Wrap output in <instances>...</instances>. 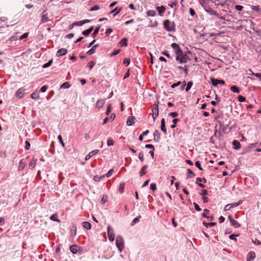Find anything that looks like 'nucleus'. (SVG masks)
<instances>
[{
  "instance_id": "obj_54",
  "label": "nucleus",
  "mask_w": 261,
  "mask_h": 261,
  "mask_svg": "<svg viewBox=\"0 0 261 261\" xmlns=\"http://www.w3.org/2000/svg\"><path fill=\"white\" fill-rule=\"evenodd\" d=\"M120 51L121 50L120 49L114 50L111 54V57H113L118 55L120 52Z\"/></svg>"
},
{
  "instance_id": "obj_61",
  "label": "nucleus",
  "mask_w": 261,
  "mask_h": 261,
  "mask_svg": "<svg viewBox=\"0 0 261 261\" xmlns=\"http://www.w3.org/2000/svg\"><path fill=\"white\" fill-rule=\"evenodd\" d=\"M58 139L60 143V144L62 145V146L63 147H64L65 146V144L63 141V139H62V136L61 135H59L58 136Z\"/></svg>"
},
{
  "instance_id": "obj_27",
  "label": "nucleus",
  "mask_w": 261,
  "mask_h": 261,
  "mask_svg": "<svg viewBox=\"0 0 261 261\" xmlns=\"http://www.w3.org/2000/svg\"><path fill=\"white\" fill-rule=\"evenodd\" d=\"M93 30V27L92 26L90 28H89L88 29H87V30H86L85 31H84L82 32V34L84 36H88L91 33V32Z\"/></svg>"
},
{
  "instance_id": "obj_33",
  "label": "nucleus",
  "mask_w": 261,
  "mask_h": 261,
  "mask_svg": "<svg viewBox=\"0 0 261 261\" xmlns=\"http://www.w3.org/2000/svg\"><path fill=\"white\" fill-rule=\"evenodd\" d=\"M50 219L54 221L60 222V220L58 218L57 214H55L51 215L50 217Z\"/></svg>"
},
{
  "instance_id": "obj_53",
  "label": "nucleus",
  "mask_w": 261,
  "mask_h": 261,
  "mask_svg": "<svg viewBox=\"0 0 261 261\" xmlns=\"http://www.w3.org/2000/svg\"><path fill=\"white\" fill-rule=\"evenodd\" d=\"M111 109H112V105H111V104H109L107 107V109L106 112V114L107 115H108L110 114V113L111 112Z\"/></svg>"
},
{
  "instance_id": "obj_41",
  "label": "nucleus",
  "mask_w": 261,
  "mask_h": 261,
  "mask_svg": "<svg viewBox=\"0 0 261 261\" xmlns=\"http://www.w3.org/2000/svg\"><path fill=\"white\" fill-rule=\"evenodd\" d=\"M242 202H243V200H240L238 202L230 203V204H229V205H230L231 208H233V207L239 206V205L242 204Z\"/></svg>"
},
{
  "instance_id": "obj_59",
  "label": "nucleus",
  "mask_w": 261,
  "mask_h": 261,
  "mask_svg": "<svg viewBox=\"0 0 261 261\" xmlns=\"http://www.w3.org/2000/svg\"><path fill=\"white\" fill-rule=\"evenodd\" d=\"M29 36V33H25L19 37V40H21L26 39Z\"/></svg>"
},
{
  "instance_id": "obj_30",
  "label": "nucleus",
  "mask_w": 261,
  "mask_h": 261,
  "mask_svg": "<svg viewBox=\"0 0 261 261\" xmlns=\"http://www.w3.org/2000/svg\"><path fill=\"white\" fill-rule=\"evenodd\" d=\"M195 176V173L190 169H188L187 178H191L192 177H194Z\"/></svg>"
},
{
  "instance_id": "obj_56",
  "label": "nucleus",
  "mask_w": 261,
  "mask_h": 261,
  "mask_svg": "<svg viewBox=\"0 0 261 261\" xmlns=\"http://www.w3.org/2000/svg\"><path fill=\"white\" fill-rule=\"evenodd\" d=\"M234 8L238 11H241L243 10L244 7L242 5H236L234 6Z\"/></svg>"
},
{
  "instance_id": "obj_52",
  "label": "nucleus",
  "mask_w": 261,
  "mask_h": 261,
  "mask_svg": "<svg viewBox=\"0 0 261 261\" xmlns=\"http://www.w3.org/2000/svg\"><path fill=\"white\" fill-rule=\"evenodd\" d=\"M94 65L95 62L93 61H91L88 63L87 66L89 68V69L91 70L93 67Z\"/></svg>"
},
{
  "instance_id": "obj_57",
  "label": "nucleus",
  "mask_w": 261,
  "mask_h": 261,
  "mask_svg": "<svg viewBox=\"0 0 261 261\" xmlns=\"http://www.w3.org/2000/svg\"><path fill=\"white\" fill-rule=\"evenodd\" d=\"M193 204L194 205L195 210L197 212H200L201 211V208L200 207V206L198 205L197 203L196 202H194Z\"/></svg>"
},
{
  "instance_id": "obj_51",
  "label": "nucleus",
  "mask_w": 261,
  "mask_h": 261,
  "mask_svg": "<svg viewBox=\"0 0 261 261\" xmlns=\"http://www.w3.org/2000/svg\"><path fill=\"white\" fill-rule=\"evenodd\" d=\"M107 145L108 146H113L114 145V141L112 138H109L107 140Z\"/></svg>"
},
{
  "instance_id": "obj_23",
  "label": "nucleus",
  "mask_w": 261,
  "mask_h": 261,
  "mask_svg": "<svg viewBox=\"0 0 261 261\" xmlns=\"http://www.w3.org/2000/svg\"><path fill=\"white\" fill-rule=\"evenodd\" d=\"M135 119V117L134 116H129L127 118L126 124L127 125L130 126L135 123L134 120Z\"/></svg>"
},
{
  "instance_id": "obj_12",
  "label": "nucleus",
  "mask_w": 261,
  "mask_h": 261,
  "mask_svg": "<svg viewBox=\"0 0 261 261\" xmlns=\"http://www.w3.org/2000/svg\"><path fill=\"white\" fill-rule=\"evenodd\" d=\"M99 152V149H95L94 150H92V151L90 152L85 157V160L86 161L89 160L91 158H92L93 155H96V154L98 153Z\"/></svg>"
},
{
  "instance_id": "obj_8",
  "label": "nucleus",
  "mask_w": 261,
  "mask_h": 261,
  "mask_svg": "<svg viewBox=\"0 0 261 261\" xmlns=\"http://www.w3.org/2000/svg\"><path fill=\"white\" fill-rule=\"evenodd\" d=\"M211 81L214 87L217 86L219 84L224 85L225 82L223 80H218L214 77L211 78Z\"/></svg>"
},
{
  "instance_id": "obj_62",
  "label": "nucleus",
  "mask_w": 261,
  "mask_h": 261,
  "mask_svg": "<svg viewBox=\"0 0 261 261\" xmlns=\"http://www.w3.org/2000/svg\"><path fill=\"white\" fill-rule=\"evenodd\" d=\"M100 9V7L96 5H95L94 6H93V7H92L90 9V11H96V10H98Z\"/></svg>"
},
{
  "instance_id": "obj_17",
  "label": "nucleus",
  "mask_w": 261,
  "mask_h": 261,
  "mask_svg": "<svg viewBox=\"0 0 261 261\" xmlns=\"http://www.w3.org/2000/svg\"><path fill=\"white\" fill-rule=\"evenodd\" d=\"M233 148L236 150H238L241 148V144L240 142L237 140H234L232 141Z\"/></svg>"
},
{
  "instance_id": "obj_58",
  "label": "nucleus",
  "mask_w": 261,
  "mask_h": 261,
  "mask_svg": "<svg viewBox=\"0 0 261 261\" xmlns=\"http://www.w3.org/2000/svg\"><path fill=\"white\" fill-rule=\"evenodd\" d=\"M169 115L170 116H171L173 118H175L177 116H178V113L176 112H171L169 114Z\"/></svg>"
},
{
  "instance_id": "obj_38",
  "label": "nucleus",
  "mask_w": 261,
  "mask_h": 261,
  "mask_svg": "<svg viewBox=\"0 0 261 261\" xmlns=\"http://www.w3.org/2000/svg\"><path fill=\"white\" fill-rule=\"evenodd\" d=\"M70 85L69 82H66L62 84L60 87L61 89H68L70 88Z\"/></svg>"
},
{
  "instance_id": "obj_19",
  "label": "nucleus",
  "mask_w": 261,
  "mask_h": 261,
  "mask_svg": "<svg viewBox=\"0 0 261 261\" xmlns=\"http://www.w3.org/2000/svg\"><path fill=\"white\" fill-rule=\"evenodd\" d=\"M148 168V166L147 165H145L144 166H143L142 167V168L139 172L140 176H142L146 174L147 169Z\"/></svg>"
},
{
  "instance_id": "obj_64",
  "label": "nucleus",
  "mask_w": 261,
  "mask_h": 261,
  "mask_svg": "<svg viewBox=\"0 0 261 261\" xmlns=\"http://www.w3.org/2000/svg\"><path fill=\"white\" fill-rule=\"evenodd\" d=\"M195 166L197 167L199 170H202L203 168L201 166L200 162L198 161L195 162Z\"/></svg>"
},
{
  "instance_id": "obj_63",
  "label": "nucleus",
  "mask_w": 261,
  "mask_h": 261,
  "mask_svg": "<svg viewBox=\"0 0 261 261\" xmlns=\"http://www.w3.org/2000/svg\"><path fill=\"white\" fill-rule=\"evenodd\" d=\"M130 62V60L129 58H125L123 61V63L124 64H126V66H128Z\"/></svg>"
},
{
  "instance_id": "obj_24",
  "label": "nucleus",
  "mask_w": 261,
  "mask_h": 261,
  "mask_svg": "<svg viewBox=\"0 0 261 261\" xmlns=\"http://www.w3.org/2000/svg\"><path fill=\"white\" fill-rule=\"evenodd\" d=\"M70 234L72 236H74L76 233V226L75 224H73L70 227Z\"/></svg>"
},
{
  "instance_id": "obj_32",
  "label": "nucleus",
  "mask_w": 261,
  "mask_h": 261,
  "mask_svg": "<svg viewBox=\"0 0 261 261\" xmlns=\"http://www.w3.org/2000/svg\"><path fill=\"white\" fill-rule=\"evenodd\" d=\"M125 185V184L124 182H121L120 184L119 187V192L120 193L122 194L124 192Z\"/></svg>"
},
{
  "instance_id": "obj_15",
  "label": "nucleus",
  "mask_w": 261,
  "mask_h": 261,
  "mask_svg": "<svg viewBox=\"0 0 261 261\" xmlns=\"http://www.w3.org/2000/svg\"><path fill=\"white\" fill-rule=\"evenodd\" d=\"M156 9L158 12L160 16H163V14L165 12L166 8L163 6H162L161 7L158 6L156 7Z\"/></svg>"
},
{
  "instance_id": "obj_31",
  "label": "nucleus",
  "mask_w": 261,
  "mask_h": 261,
  "mask_svg": "<svg viewBox=\"0 0 261 261\" xmlns=\"http://www.w3.org/2000/svg\"><path fill=\"white\" fill-rule=\"evenodd\" d=\"M122 10V8H120L118 9V7H116L114 10H112L110 13H114L113 16H115L117 14H118Z\"/></svg>"
},
{
  "instance_id": "obj_1",
  "label": "nucleus",
  "mask_w": 261,
  "mask_h": 261,
  "mask_svg": "<svg viewBox=\"0 0 261 261\" xmlns=\"http://www.w3.org/2000/svg\"><path fill=\"white\" fill-rule=\"evenodd\" d=\"M164 29L168 32L175 31V23L174 21L172 22L169 19L165 20L163 22Z\"/></svg>"
},
{
  "instance_id": "obj_45",
  "label": "nucleus",
  "mask_w": 261,
  "mask_h": 261,
  "mask_svg": "<svg viewBox=\"0 0 261 261\" xmlns=\"http://www.w3.org/2000/svg\"><path fill=\"white\" fill-rule=\"evenodd\" d=\"M258 146V143H251L248 146V151H250V150L252 148H256Z\"/></svg>"
},
{
  "instance_id": "obj_6",
  "label": "nucleus",
  "mask_w": 261,
  "mask_h": 261,
  "mask_svg": "<svg viewBox=\"0 0 261 261\" xmlns=\"http://www.w3.org/2000/svg\"><path fill=\"white\" fill-rule=\"evenodd\" d=\"M108 236L109 240L112 242L115 239V234L114 229L111 227V226H108L107 228Z\"/></svg>"
},
{
  "instance_id": "obj_46",
  "label": "nucleus",
  "mask_w": 261,
  "mask_h": 261,
  "mask_svg": "<svg viewBox=\"0 0 261 261\" xmlns=\"http://www.w3.org/2000/svg\"><path fill=\"white\" fill-rule=\"evenodd\" d=\"M193 85V82H188L187 84V86L185 88V90L186 92H188L190 89L191 88L192 86Z\"/></svg>"
},
{
  "instance_id": "obj_42",
  "label": "nucleus",
  "mask_w": 261,
  "mask_h": 261,
  "mask_svg": "<svg viewBox=\"0 0 261 261\" xmlns=\"http://www.w3.org/2000/svg\"><path fill=\"white\" fill-rule=\"evenodd\" d=\"M141 218V216L139 215V216L135 218L132 222L131 225L133 226L135 225L136 223H138L140 221V219Z\"/></svg>"
},
{
  "instance_id": "obj_7",
  "label": "nucleus",
  "mask_w": 261,
  "mask_h": 261,
  "mask_svg": "<svg viewBox=\"0 0 261 261\" xmlns=\"http://www.w3.org/2000/svg\"><path fill=\"white\" fill-rule=\"evenodd\" d=\"M176 60L179 61L180 63H186L188 60H190L186 55H178L176 57Z\"/></svg>"
},
{
  "instance_id": "obj_16",
  "label": "nucleus",
  "mask_w": 261,
  "mask_h": 261,
  "mask_svg": "<svg viewBox=\"0 0 261 261\" xmlns=\"http://www.w3.org/2000/svg\"><path fill=\"white\" fill-rule=\"evenodd\" d=\"M255 257V254L254 251H250L248 253L247 256V261L253 260Z\"/></svg>"
},
{
  "instance_id": "obj_44",
  "label": "nucleus",
  "mask_w": 261,
  "mask_h": 261,
  "mask_svg": "<svg viewBox=\"0 0 261 261\" xmlns=\"http://www.w3.org/2000/svg\"><path fill=\"white\" fill-rule=\"evenodd\" d=\"M156 14V12L154 10H148V11H147L146 12V14L148 16H151V17H153L154 16H155Z\"/></svg>"
},
{
  "instance_id": "obj_20",
  "label": "nucleus",
  "mask_w": 261,
  "mask_h": 261,
  "mask_svg": "<svg viewBox=\"0 0 261 261\" xmlns=\"http://www.w3.org/2000/svg\"><path fill=\"white\" fill-rule=\"evenodd\" d=\"M67 50L65 48H61L57 51V56L60 57L61 56L65 55L67 54Z\"/></svg>"
},
{
  "instance_id": "obj_26",
  "label": "nucleus",
  "mask_w": 261,
  "mask_h": 261,
  "mask_svg": "<svg viewBox=\"0 0 261 261\" xmlns=\"http://www.w3.org/2000/svg\"><path fill=\"white\" fill-rule=\"evenodd\" d=\"M119 44L121 46L126 47L127 46V39L126 38H123L119 42Z\"/></svg>"
},
{
  "instance_id": "obj_40",
  "label": "nucleus",
  "mask_w": 261,
  "mask_h": 261,
  "mask_svg": "<svg viewBox=\"0 0 261 261\" xmlns=\"http://www.w3.org/2000/svg\"><path fill=\"white\" fill-rule=\"evenodd\" d=\"M209 214H210V211L207 208H205L203 210V213L202 214V216L204 218L209 219L210 217L207 216V215Z\"/></svg>"
},
{
  "instance_id": "obj_10",
  "label": "nucleus",
  "mask_w": 261,
  "mask_h": 261,
  "mask_svg": "<svg viewBox=\"0 0 261 261\" xmlns=\"http://www.w3.org/2000/svg\"><path fill=\"white\" fill-rule=\"evenodd\" d=\"M90 21V20H89V19H85V20H81V21H77V22H74L72 24V25H69V27H70V29H72L73 28V25L81 26V25H83L84 24H85L86 23L89 22Z\"/></svg>"
},
{
  "instance_id": "obj_49",
  "label": "nucleus",
  "mask_w": 261,
  "mask_h": 261,
  "mask_svg": "<svg viewBox=\"0 0 261 261\" xmlns=\"http://www.w3.org/2000/svg\"><path fill=\"white\" fill-rule=\"evenodd\" d=\"M259 5L257 6H252L251 8L253 11H256L258 13H259Z\"/></svg>"
},
{
  "instance_id": "obj_3",
  "label": "nucleus",
  "mask_w": 261,
  "mask_h": 261,
  "mask_svg": "<svg viewBox=\"0 0 261 261\" xmlns=\"http://www.w3.org/2000/svg\"><path fill=\"white\" fill-rule=\"evenodd\" d=\"M116 245L120 252H121L124 248V240L121 236L116 237Z\"/></svg>"
},
{
  "instance_id": "obj_39",
  "label": "nucleus",
  "mask_w": 261,
  "mask_h": 261,
  "mask_svg": "<svg viewBox=\"0 0 261 261\" xmlns=\"http://www.w3.org/2000/svg\"><path fill=\"white\" fill-rule=\"evenodd\" d=\"M25 166V163L23 160H21L19 162V165L18 167L19 170H22L24 169V167Z\"/></svg>"
},
{
  "instance_id": "obj_34",
  "label": "nucleus",
  "mask_w": 261,
  "mask_h": 261,
  "mask_svg": "<svg viewBox=\"0 0 261 261\" xmlns=\"http://www.w3.org/2000/svg\"><path fill=\"white\" fill-rule=\"evenodd\" d=\"M230 89L232 92L236 93H239L240 91L239 88L236 86H231Z\"/></svg>"
},
{
  "instance_id": "obj_2",
  "label": "nucleus",
  "mask_w": 261,
  "mask_h": 261,
  "mask_svg": "<svg viewBox=\"0 0 261 261\" xmlns=\"http://www.w3.org/2000/svg\"><path fill=\"white\" fill-rule=\"evenodd\" d=\"M204 10L210 15L215 16L220 19H224L223 16H220L216 11L213 10L208 5H205L203 6Z\"/></svg>"
},
{
  "instance_id": "obj_25",
  "label": "nucleus",
  "mask_w": 261,
  "mask_h": 261,
  "mask_svg": "<svg viewBox=\"0 0 261 261\" xmlns=\"http://www.w3.org/2000/svg\"><path fill=\"white\" fill-rule=\"evenodd\" d=\"M26 89L23 88H20L17 90V96L19 98H22L25 94V91Z\"/></svg>"
},
{
  "instance_id": "obj_47",
  "label": "nucleus",
  "mask_w": 261,
  "mask_h": 261,
  "mask_svg": "<svg viewBox=\"0 0 261 261\" xmlns=\"http://www.w3.org/2000/svg\"><path fill=\"white\" fill-rule=\"evenodd\" d=\"M31 98L34 99L39 98V94L38 92H34L31 94Z\"/></svg>"
},
{
  "instance_id": "obj_50",
  "label": "nucleus",
  "mask_w": 261,
  "mask_h": 261,
  "mask_svg": "<svg viewBox=\"0 0 261 261\" xmlns=\"http://www.w3.org/2000/svg\"><path fill=\"white\" fill-rule=\"evenodd\" d=\"M249 71L252 73H251L252 75H255L256 77L259 79V80L261 81V73H254L252 72V71L251 69H249Z\"/></svg>"
},
{
  "instance_id": "obj_29",
  "label": "nucleus",
  "mask_w": 261,
  "mask_h": 261,
  "mask_svg": "<svg viewBox=\"0 0 261 261\" xmlns=\"http://www.w3.org/2000/svg\"><path fill=\"white\" fill-rule=\"evenodd\" d=\"M82 225L86 229L90 230L91 228V224L88 221L83 222Z\"/></svg>"
},
{
  "instance_id": "obj_43",
  "label": "nucleus",
  "mask_w": 261,
  "mask_h": 261,
  "mask_svg": "<svg viewBox=\"0 0 261 261\" xmlns=\"http://www.w3.org/2000/svg\"><path fill=\"white\" fill-rule=\"evenodd\" d=\"M203 224L206 227H208L209 226H214L216 224V223L215 222H210V223H206V222L204 221L203 222Z\"/></svg>"
},
{
  "instance_id": "obj_4",
  "label": "nucleus",
  "mask_w": 261,
  "mask_h": 261,
  "mask_svg": "<svg viewBox=\"0 0 261 261\" xmlns=\"http://www.w3.org/2000/svg\"><path fill=\"white\" fill-rule=\"evenodd\" d=\"M152 118L154 121L156 117L159 115V101H156L153 105V108L152 109Z\"/></svg>"
},
{
  "instance_id": "obj_5",
  "label": "nucleus",
  "mask_w": 261,
  "mask_h": 261,
  "mask_svg": "<svg viewBox=\"0 0 261 261\" xmlns=\"http://www.w3.org/2000/svg\"><path fill=\"white\" fill-rule=\"evenodd\" d=\"M171 46L174 49L176 56H178V55H182V51L178 44L176 43H173L171 44Z\"/></svg>"
},
{
  "instance_id": "obj_14",
  "label": "nucleus",
  "mask_w": 261,
  "mask_h": 261,
  "mask_svg": "<svg viewBox=\"0 0 261 261\" xmlns=\"http://www.w3.org/2000/svg\"><path fill=\"white\" fill-rule=\"evenodd\" d=\"M116 115L115 113H112L110 117H107L103 119V124H106L109 121H112L114 120Z\"/></svg>"
},
{
  "instance_id": "obj_60",
  "label": "nucleus",
  "mask_w": 261,
  "mask_h": 261,
  "mask_svg": "<svg viewBox=\"0 0 261 261\" xmlns=\"http://www.w3.org/2000/svg\"><path fill=\"white\" fill-rule=\"evenodd\" d=\"M163 55L166 56L168 58L171 59L172 57L168 53L167 51H163L161 53Z\"/></svg>"
},
{
  "instance_id": "obj_28",
  "label": "nucleus",
  "mask_w": 261,
  "mask_h": 261,
  "mask_svg": "<svg viewBox=\"0 0 261 261\" xmlns=\"http://www.w3.org/2000/svg\"><path fill=\"white\" fill-rule=\"evenodd\" d=\"M105 103V100L104 99H100L98 100L96 104V107L98 108H100L103 107Z\"/></svg>"
},
{
  "instance_id": "obj_55",
  "label": "nucleus",
  "mask_w": 261,
  "mask_h": 261,
  "mask_svg": "<svg viewBox=\"0 0 261 261\" xmlns=\"http://www.w3.org/2000/svg\"><path fill=\"white\" fill-rule=\"evenodd\" d=\"M52 63H53V60H50L47 63L44 64L43 65L42 67L44 68H47V67L50 66L51 65Z\"/></svg>"
},
{
  "instance_id": "obj_9",
  "label": "nucleus",
  "mask_w": 261,
  "mask_h": 261,
  "mask_svg": "<svg viewBox=\"0 0 261 261\" xmlns=\"http://www.w3.org/2000/svg\"><path fill=\"white\" fill-rule=\"evenodd\" d=\"M228 219L230 221L231 226L234 227L235 228H238L241 226V224L237 220H234L232 218L231 216L229 215L228 216Z\"/></svg>"
},
{
  "instance_id": "obj_18",
  "label": "nucleus",
  "mask_w": 261,
  "mask_h": 261,
  "mask_svg": "<svg viewBox=\"0 0 261 261\" xmlns=\"http://www.w3.org/2000/svg\"><path fill=\"white\" fill-rule=\"evenodd\" d=\"M98 46L99 44H98L93 45L92 47L86 53V54L88 55H92L95 53L96 49Z\"/></svg>"
},
{
  "instance_id": "obj_11",
  "label": "nucleus",
  "mask_w": 261,
  "mask_h": 261,
  "mask_svg": "<svg viewBox=\"0 0 261 261\" xmlns=\"http://www.w3.org/2000/svg\"><path fill=\"white\" fill-rule=\"evenodd\" d=\"M81 247L77 245H72L70 247V250L73 254H76L79 251H80Z\"/></svg>"
},
{
  "instance_id": "obj_36",
  "label": "nucleus",
  "mask_w": 261,
  "mask_h": 261,
  "mask_svg": "<svg viewBox=\"0 0 261 261\" xmlns=\"http://www.w3.org/2000/svg\"><path fill=\"white\" fill-rule=\"evenodd\" d=\"M105 177V175H101V176H98L97 175H95L93 177V179L96 181L99 182L100 181L102 178H103Z\"/></svg>"
},
{
  "instance_id": "obj_37",
  "label": "nucleus",
  "mask_w": 261,
  "mask_h": 261,
  "mask_svg": "<svg viewBox=\"0 0 261 261\" xmlns=\"http://www.w3.org/2000/svg\"><path fill=\"white\" fill-rule=\"evenodd\" d=\"M177 68L179 69L180 70H182V71H184L185 72L186 75H188V69L187 65H185V67L178 66Z\"/></svg>"
},
{
  "instance_id": "obj_13",
  "label": "nucleus",
  "mask_w": 261,
  "mask_h": 261,
  "mask_svg": "<svg viewBox=\"0 0 261 261\" xmlns=\"http://www.w3.org/2000/svg\"><path fill=\"white\" fill-rule=\"evenodd\" d=\"M41 21L42 23H45L49 21L47 13L45 10H44L42 12Z\"/></svg>"
},
{
  "instance_id": "obj_48",
  "label": "nucleus",
  "mask_w": 261,
  "mask_h": 261,
  "mask_svg": "<svg viewBox=\"0 0 261 261\" xmlns=\"http://www.w3.org/2000/svg\"><path fill=\"white\" fill-rule=\"evenodd\" d=\"M100 28V25H99L98 27H97L95 29L93 33H92V35L93 37H94L98 33Z\"/></svg>"
},
{
  "instance_id": "obj_21",
  "label": "nucleus",
  "mask_w": 261,
  "mask_h": 261,
  "mask_svg": "<svg viewBox=\"0 0 261 261\" xmlns=\"http://www.w3.org/2000/svg\"><path fill=\"white\" fill-rule=\"evenodd\" d=\"M161 129L165 134H167V130L165 125V120L164 118H162L161 120Z\"/></svg>"
},
{
  "instance_id": "obj_35",
  "label": "nucleus",
  "mask_w": 261,
  "mask_h": 261,
  "mask_svg": "<svg viewBox=\"0 0 261 261\" xmlns=\"http://www.w3.org/2000/svg\"><path fill=\"white\" fill-rule=\"evenodd\" d=\"M37 162V159H35V158H33L29 163L30 167H32V168H34Z\"/></svg>"
},
{
  "instance_id": "obj_22",
  "label": "nucleus",
  "mask_w": 261,
  "mask_h": 261,
  "mask_svg": "<svg viewBox=\"0 0 261 261\" xmlns=\"http://www.w3.org/2000/svg\"><path fill=\"white\" fill-rule=\"evenodd\" d=\"M153 136H154L153 139H154V141H155L156 142H159L160 141L161 138H160V134L158 130H156L154 132Z\"/></svg>"
}]
</instances>
